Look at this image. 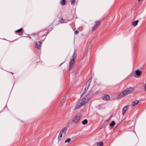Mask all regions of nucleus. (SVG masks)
<instances>
[{
  "label": "nucleus",
  "instance_id": "35",
  "mask_svg": "<svg viewBox=\"0 0 146 146\" xmlns=\"http://www.w3.org/2000/svg\"><path fill=\"white\" fill-rule=\"evenodd\" d=\"M83 94H84V93L82 94V95H83Z\"/></svg>",
  "mask_w": 146,
  "mask_h": 146
},
{
  "label": "nucleus",
  "instance_id": "16",
  "mask_svg": "<svg viewBox=\"0 0 146 146\" xmlns=\"http://www.w3.org/2000/svg\"><path fill=\"white\" fill-rule=\"evenodd\" d=\"M88 121L87 119H85L82 122V123L83 125H86L88 123Z\"/></svg>",
  "mask_w": 146,
  "mask_h": 146
},
{
  "label": "nucleus",
  "instance_id": "14",
  "mask_svg": "<svg viewBox=\"0 0 146 146\" xmlns=\"http://www.w3.org/2000/svg\"><path fill=\"white\" fill-rule=\"evenodd\" d=\"M58 22L60 23H64V20L63 19L61 18L58 20Z\"/></svg>",
  "mask_w": 146,
  "mask_h": 146
},
{
  "label": "nucleus",
  "instance_id": "27",
  "mask_svg": "<svg viewBox=\"0 0 146 146\" xmlns=\"http://www.w3.org/2000/svg\"><path fill=\"white\" fill-rule=\"evenodd\" d=\"M79 33V31H78L76 30L74 32V33L75 34H77Z\"/></svg>",
  "mask_w": 146,
  "mask_h": 146
},
{
  "label": "nucleus",
  "instance_id": "5",
  "mask_svg": "<svg viewBox=\"0 0 146 146\" xmlns=\"http://www.w3.org/2000/svg\"><path fill=\"white\" fill-rule=\"evenodd\" d=\"M45 30H44L38 33L39 38H40V40H41L44 41L45 38H44L43 39H40V38H42L45 36L46 35L49 33L48 31H46Z\"/></svg>",
  "mask_w": 146,
  "mask_h": 146
},
{
  "label": "nucleus",
  "instance_id": "6",
  "mask_svg": "<svg viewBox=\"0 0 146 146\" xmlns=\"http://www.w3.org/2000/svg\"><path fill=\"white\" fill-rule=\"evenodd\" d=\"M41 44L42 42L41 41H38L35 44V47L38 50H40L41 48Z\"/></svg>",
  "mask_w": 146,
  "mask_h": 146
},
{
  "label": "nucleus",
  "instance_id": "24",
  "mask_svg": "<svg viewBox=\"0 0 146 146\" xmlns=\"http://www.w3.org/2000/svg\"><path fill=\"white\" fill-rule=\"evenodd\" d=\"M71 141V139L70 138H68L65 141V143H69Z\"/></svg>",
  "mask_w": 146,
  "mask_h": 146
},
{
  "label": "nucleus",
  "instance_id": "7",
  "mask_svg": "<svg viewBox=\"0 0 146 146\" xmlns=\"http://www.w3.org/2000/svg\"><path fill=\"white\" fill-rule=\"evenodd\" d=\"M110 99V97L109 95L106 94L102 97V99L104 100H108Z\"/></svg>",
  "mask_w": 146,
  "mask_h": 146
},
{
  "label": "nucleus",
  "instance_id": "23",
  "mask_svg": "<svg viewBox=\"0 0 146 146\" xmlns=\"http://www.w3.org/2000/svg\"><path fill=\"white\" fill-rule=\"evenodd\" d=\"M70 2L71 4L72 5H74L75 4V0H71Z\"/></svg>",
  "mask_w": 146,
  "mask_h": 146
},
{
  "label": "nucleus",
  "instance_id": "8",
  "mask_svg": "<svg viewBox=\"0 0 146 146\" xmlns=\"http://www.w3.org/2000/svg\"><path fill=\"white\" fill-rule=\"evenodd\" d=\"M67 129V128L66 127H64L60 131V132L62 134H63V133H64V135H65L66 133Z\"/></svg>",
  "mask_w": 146,
  "mask_h": 146
},
{
  "label": "nucleus",
  "instance_id": "29",
  "mask_svg": "<svg viewBox=\"0 0 146 146\" xmlns=\"http://www.w3.org/2000/svg\"><path fill=\"white\" fill-rule=\"evenodd\" d=\"M66 96H65L64 97V98H63V99H62V100L66 99Z\"/></svg>",
  "mask_w": 146,
  "mask_h": 146
},
{
  "label": "nucleus",
  "instance_id": "9",
  "mask_svg": "<svg viewBox=\"0 0 146 146\" xmlns=\"http://www.w3.org/2000/svg\"><path fill=\"white\" fill-rule=\"evenodd\" d=\"M139 102V101L138 100H135L132 102L131 104V106H132V107H133V106L135 105L136 104L138 103Z\"/></svg>",
  "mask_w": 146,
  "mask_h": 146
},
{
  "label": "nucleus",
  "instance_id": "36",
  "mask_svg": "<svg viewBox=\"0 0 146 146\" xmlns=\"http://www.w3.org/2000/svg\"><path fill=\"white\" fill-rule=\"evenodd\" d=\"M22 35V34H21V35Z\"/></svg>",
  "mask_w": 146,
  "mask_h": 146
},
{
  "label": "nucleus",
  "instance_id": "22",
  "mask_svg": "<svg viewBox=\"0 0 146 146\" xmlns=\"http://www.w3.org/2000/svg\"><path fill=\"white\" fill-rule=\"evenodd\" d=\"M66 1L65 0H62L61 1V4L62 5H65L66 4Z\"/></svg>",
  "mask_w": 146,
  "mask_h": 146
},
{
  "label": "nucleus",
  "instance_id": "15",
  "mask_svg": "<svg viewBox=\"0 0 146 146\" xmlns=\"http://www.w3.org/2000/svg\"><path fill=\"white\" fill-rule=\"evenodd\" d=\"M103 142H100L97 143V145L98 146H103Z\"/></svg>",
  "mask_w": 146,
  "mask_h": 146
},
{
  "label": "nucleus",
  "instance_id": "19",
  "mask_svg": "<svg viewBox=\"0 0 146 146\" xmlns=\"http://www.w3.org/2000/svg\"><path fill=\"white\" fill-rule=\"evenodd\" d=\"M92 78H90L88 80L86 84L87 85L88 84L90 85V83L92 81Z\"/></svg>",
  "mask_w": 146,
  "mask_h": 146
},
{
  "label": "nucleus",
  "instance_id": "2",
  "mask_svg": "<svg viewBox=\"0 0 146 146\" xmlns=\"http://www.w3.org/2000/svg\"><path fill=\"white\" fill-rule=\"evenodd\" d=\"M77 52L76 50H75L72 57L71 58L69 62V70H71L74 67L75 62V60L76 58Z\"/></svg>",
  "mask_w": 146,
  "mask_h": 146
},
{
  "label": "nucleus",
  "instance_id": "3",
  "mask_svg": "<svg viewBox=\"0 0 146 146\" xmlns=\"http://www.w3.org/2000/svg\"><path fill=\"white\" fill-rule=\"evenodd\" d=\"M89 101L88 99L86 98H84L80 100L76 104V108L77 109L79 108L82 106H83L85 104Z\"/></svg>",
  "mask_w": 146,
  "mask_h": 146
},
{
  "label": "nucleus",
  "instance_id": "20",
  "mask_svg": "<svg viewBox=\"0 0 146 146\" xmlns=\"http://www.w3.org/2000/svg\"><path fill=\"white\" fill-rule=\"evenodd\" d=\"M22 30H23L22 28H21L16 31L15 32H16V33H20L22 31Z\"/></svg>",
  "mask_w": 146,
  "mask_h": 146
},
{
  "label": "nucleus",
  "instance_id": "12",
  "mask_svg": "<svg viewBox=\"0 0 146 146\" xmlns=\"http://www.w3.org/2000/svg\"><path fill=\"white\" fill-rule=\"evenodd\" d=\"M138 22L139 21L138 20L134 21L133 22L132 25L133 26H136L138 24Z\"/></svg>",
  "mask_w": 146,
  "mask_h": 146
},
{
  "label": "nucleus",
  "instance_id": "26",
  "mask_svg": "<svg viewBox=\"0 0 146 146\" xmlns=\"http://www.w3.org/2000/svg\"><path fill=\"white\" fill-rule=\"evenodd\" d=\"M109 119H108L106 120L104 122V123H106L107 124L109 122Z\"/></svg>",
  "mask_w": 146,
  "mask_h": 146
},
{
  "label": "nucleus",
  "instance_id": "30",
  "mask_svg": "<svg viewBox=\"0 0 146 146\" xmlns=\"http://www.w3.org/2000/svg\"><path fill=\"white\" fill-rule=\"evenodd\" d=\"M37 34V33H34V34H33L32 35H36Z\"/></svg>",
  "mask_w": 146,
  "mask_h": 146
},
{
  "label": "nucleus",
  "instance_id": "18",
  "mask_svg": "<svg viewBox=\"0 0 146 146\" xmlns=\"http://www.w3.org/2000/svg\"><path fill=\"white\" fill-rule=\"evenodd\" d=\"M90 86V85H88V84L87 85L86 84V87L85 88L84 90V92H86L88 90V89L89 87Z\"/></svg>",
  "mask_w": 146,
  "mask_h": 146
},
{
  "label": "nucleus",
  "instance_id": "32",
  "mask_svg": "<svg viewBox=\"0 0 146 146\" xmlns=\"http://www.w3.org/2000/svg\"><path fill=\"white\" fill-rule=\"evenodd\" d=\"M11 73L12 74H13L14 73L13 72H11Z\"/></svg>",
  "mask_w": 146,
  "mask_h": 146
},
{
  "label": "nucleus",
  "instance_id": "34",
  "mask_svg": "<svg viewBox=\"0 0 146 146\" xmlns=\"http://www.w3.org/2000/svg\"><path fill=\"white\" fill-rule=\"evenodd\" d=\"M30 37L31 38V37Z\"/></svg>",
  "mask_w": 146,
  "mask_h": 146
},
{
  "label": "nucleus",
  "instance_id": "21",
  "mask_svg": "<svg viewBox=\"0 0 146 146\" xmlns=\"http://www.w3.org/2000/svg\"><path fill=\"white\" fill-rule=\"evenodd\" d=\"M115 124V122L114 121H112L111 122V123L110 124V125L112 127V126H113Z\"/></svg>",
  "mask_w": 146,
  "mask_h": 146
},
{
  "label": "nucleus",
  "instance_id": "11",
  "mask_svg": "<svg viewBox=\"0 0 146 146\" xmlns=\"http://www.w3.org/2000/svg\"><path fill=\"white\" fill-rule=\"evenodd\" d=\"M127 106H125L123 108L122 110V113L123 114H124V113H125V111H126V110H127Z\"/></svg>",
  "mask_w": 146,
  "mask_h": 146
},
{
  "label": "nucleus",
  "instance_id": "1",
  "mask_svg": "<svg viewBox=\"0 0 146 146\" xmlns=\"http://www.w3.org/2000/svg\"><path fill=\"white\" fill-rule=\"evenodd\" d=\"M134 88L132 87H130L127 88L119 94L117 96V98L118 99H120L126 95L132 93L134 91Z\"/></svg>",
  "mask_w": 146,
  "mask_h": 146
},
{
  "label": "nucleus",
  "instance_id": "25",
  "mask_svg": "<svg viewBox=\"0 0 146 146\" xmlns=\"http://www.w3.org/2000/svg\"><path fill=\"white\" fill-rule=\"evenodd\" d=\"M97 28L96 27L95 25L94 26V27H93L92 30V32H93L94 31H95Z\"/></svg>",
  "mask_w": 146,
  "mask_h": 146
},
{
  "label": "nucleus",
  "instance_id": "13",
  "mask_svg": "<svg viewBox=\"0 0 146 146\" xmlns=\"http://www.w3.org/2000/svg\"><path fill=\"white\" fill-rule=\"evenodd\" d=\"M135 73L136 75L137 76H139L141 74V72L140 70H137L135 72Z\"/></svg>",
  "mask_w": 146,
  "mask_h": 146
},
{
  "label": "nucleus",
  "instance_id": "28",
  "mask_svg": "<svg viewBox=\"0 0 146 146\" xmlns=\"http://www.w3.org/2000/svg\"><path fill=\"white\" fill-rule=\"evenodd\" d=\"M92 43H91H91H90V47H88V48H90L91 47V46H92Z\"/></svg>",
  "mask_w": 146,
  "mask_h": 146
},
{
  "label": "nucleus",
  "instance_id": "31",
  "mask_svg": "<svg viewBox=\"0 0 146 146\" xmlns=\"http://www.w3.org/2000/svg\"><path fill=\"white\" fill-rule=\"evenodd\" d=\"M145 90L146 91V85H145Z\"/></svg>",
  "mask_w": 146,
  "mask_h": 146
},
{
  "label": "nucleus",
  "instance_id": "17",
  "mask_svg": "<svg viewBox=\"0 0 146 146\" xmlns=\"http://www.w3.org/2000/svg\"><path fill=\"white\" fill-rule=\"evenodd\" d=\"M62 134L60 132L59 134V135L58 137V141H59L61 140V139L60 138H61L62 136Z\"/></svg>",
  "mask_w": 146,
  "mask_h": 146
},
{
  "label": "nucleus",
  "instance_id": "33",
  "mask_svg": "<svg viewBox=\"0 0 146 146\" xmlns=\"http://www.w3.org/2000/svg\"><path fill=\"white\" fill-rule=\"evenodd\" d=\"M138 1H140L141 0H138Z\"/></svg>",
  "mask_w": 146,
  "mask_h": 146
},
{
  "label": "nucleus",
  "instance_id": "10",
  "mask_svg": "<svg viewBox=\"0 0 146 146\" xmlns=\"http://www.w3.org/2000/svg\"><path fill=\"white\" fill-rule=\"evenodd\" d=\"M101 22L100 21H96L95 22V26L97 28H98V26L100 25Z\"/></svg>",
  "mask_w": 146,
  "mask_h": 146
},
{
  "label": "nucleus",
  "instance_id": "4",
  "mask_svg": "<svg viewBox=\"0 0 146 146\" xmlns=\"http://www.w3.org/2000/svg\"><path fill=\"white\" fill-rule=\"evenodd\" d=\"M81 116V113H79L77 115H75L72 118V121L74 123H78L80 121Z\"/></svg>",
  "mask_w": 146,
  "mask_h": 146
}]
</instances>
